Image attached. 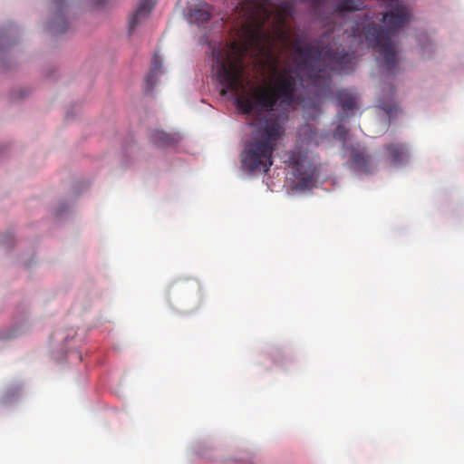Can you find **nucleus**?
I'll list each match as a JSON object with an SVG mask.
<instances>
[{
  "label": "nucleus",
  "mask_w": 464,
  "mask_h": 464,
  "mask_svg": "<svg viewBox=\"0 0 464 464\" xmlns=\"http://www.w3.org/2000/svg\"><path fill=\"white\" fill-rule=\"evenodd\" d=\"M55 18L50 26V30L53 34H63L67 30L66 22L64 20V8L66 6L64 0H54L53 1Z\"/></svg>",
  "instance_id": "9"
},
{
  "label": "nucleus",
  "mask_w": 464,
  "mask_h": 464,
  "mask_svg": "<svg viewBox=\"0 0 464 464\" xmlns=\"http://www.w3.org/2000/svg\"><path fill=\"white\" fill-rule=\"evenodd\" d=\"M236 10L240 19L238 38L221 50H212L221 94L233 92L245 114L301 105L306 120L318 119L321 96L304 98L298 93L303 85L300 72H305L314 85L327 83V70L343 72L350 68L349 53L340 46L321 48L319 42L302 45L296 39L293 49L299 58L297 66L280 68L275 46L277 40L288 37L287 18L295 11V2L275 5L271 0H241Z\"/></svg>",
  "instance_id": "1"
},
{
  "label": "nucleus",
  "mask_w": 464,
  "mask_h": 464,
  "mask_svg": "<svg viewBox=\"0 0 464 464\" xmlns=\"http://www.w3.org/2000/svg\"><path fill=\"white\" fill-rule=\"evenodd\" d=\"M155 5V0H140L137 10L130 16L129 30L133 31L140 21L147 17Z\"/></svg>",
  "instance_id": "7"
},
{
  "label": "nucleus",
  "mask_w": 464,
  "mask_h": 464,
  "mask_svg": "<svg viewBox=\"0 0 464 464\" xmlns=\"http://www.w3.org/2000/svg\"><path fill=\"white\" fill-rule=\"evenodd\" d=\"M157 75L158 73L156 72H152L151 71L148 73V75L146 76V84H147V89L148 91H151L154 87V85L156 84V78H157Z\"/></svg>",
  "instance_id": "16"
},
{
  "label": "nucleus",
  "mask_w": 464,
  "mask_h": 464,
  "mask_svg": "<svg viewBox=\"0 0 464 464\" xmlns=\"http://www.w3.org/2000/svg\"><path fill=\"white\" fill-rule=\"evenodd\" d=\"M212 15V6L207 3L199 4L188 14V20L191 24L198 25L209 21Z\"/></svg>",
  "instance_id": "8"
},
{
  "label": "nucleus",
  "mask_w": 464,
  "mask_h": 464,
  "mask_svg": "<svg viewBox=\"0 0 464 464\" xmlns=\"http://www.w3.org/2000/svg\"><path fill=\"white\" fill-rule=\"evenodd\" d=\"M150 140L159 147H166L177 143L179 137L176 134H169L161 130H154L150 135Z\"/></svg>",
  "instance_id": "11"
},
{
  "label": "nucleus",
  "mask_w": 464,
  "mask_h": 464,
  "mask_svg": "<svg viewBox=\"0 0 464 464\" xmlns=\"http://www.w3.org/2000/svg\"><path fill=\"white\" fill-rule=\"evenodd\" d=\"M347 134L348 130L344 126L339 124L334 131V138L344 141Z\"/></svg>",
  "instance_id": "14"
},
{
  "label": "nucleus",
  "mask_w": 464,
  "mask_h": 464,
  "mask_svg": "<svg viewBox=\"0 0 464 464\" xmlns=\"http://www.w3.org/2000/svg\"><path fill=\"white\" fill-rule=\"evenodd\" d=\"M390 97L385 100V99H380L378 101V107L380 109H382V111H384L388 116H392L395 112H397L398 111V106L397 104L394 102L393 99H392V96L394 94V90L393 88H391L390 90Z\"/></svg>",
  "instance_id": "13"
},
{
  "label": "nucleus",
  "mask_w": 464,
  "mask_h": 464,
  "mask_svg": "<svg viewBox=\"0 0 464 464\" xmlns=\"http://www.w3.org/2000/svg\"><path fill=\"white\" fill-rule=\"evenodd\" d=\"M284 131L277 119H265L256 127L241 153V168L247 173H267L273 165V153Z\"/></svg>",
  "instance_id": "2"
},
{
  "label": "nucleus",
  "mask_w": 464,
  "mask_h": 464,
  "mask_svg": "<svg viewBox=\"0 0 464 464\" xmlns=\"http://www.w3.org/2000/svg\"><path fill=\"white\" fill-rule=\"evenodd\" d=\"M411 18L409 10L401 5H396L382 15L384 26L375 23L368 24L364 29L366 41L377 50L382 57V66L394 73L399 63V50L392 38L397 34Z\"/></svg>",
  "instance_id": "3"
},
{
  "label": "nucleus",
  "mask_w": 464,
  "mask_h": 464,
  "mask_svg": "<svg viewBox=\"0 0 464 464\" xmlns=\"http://www.w3.org/2000/svg\"><path fill=\"white\" fill-rule=\"evenodd\" d=\"M348 164L354 171L362 174H371L373 170L372 157L365 148L352 146Z\"/></svg>",
  "instance_id": "5"
},
{
  "label": "nucleus",
  "mask_w": 464,
  "mask_h": 464,
  "mask_svg": "<svg viewBox=\"0 0 464 464\" xmlns=\"http://www.w3.org/2000/svg\"><path fill=\"white\" fill-rule=\"evenodd\" d=\"M162 66L161 59L159 55L155 54L151 60L150 71L159 73Z\"/></svg>",
  "instance_id": "15"
},
{
  "label": "nucleus",
  "mask_w": 464,
  "mask_h": 464,
  "mask_svg": "<svg viewBox=\"0 0 464 464\" xmlns=\"http://www.w3.org/2000/svg\"><path fill=\"white\" fill-rule=\"evenodd\" d=\"M384 150L387 159L394 164L403 162L408 157L407 150L401 143H389L385 145Z\"/></svg>",
  "instance_id": "10"
},
{
  "label": "nucleus",
  "mask_w": 464,
  "mask_h": 464,
  "mask_svg": "<svg viewBox=\"0 0 464 464\" xmlns=\"http://www.w3.org/2000/svg\"><path fill=\"white\" fill-rule=\"evenodd\" d=\"M299 134L304 138V140L314 145H318L320 139L322 138L311 124H305L302 126L299 130Z\"/></svg>",
  "instance_id": "12"
},
{
  "label": "nucleus",
  "mask_w": 464,
  "mask_h": 464,
  "mask_svg": "<svg viewBox=\"0 0 464 464\" xmlns=\"http://www.w3.org/2000/svg\"><path fill=\"white\" fill-rule=\"evenodd\" d=\"M286 162L296 179L295 188L300 190L310 189L315 180L316 167L309 159L308 152L295 150L291 152Z\"/></svg>",
  "instance_id": "4"
},
{
  "label": "nucleus",
  "mask_w": 464,
  "mask_h": 464,
  "mask_svg": "<svg viewBox=\"0 0 464 464\" xmlns=\"http://www.w3.org/2000/svg\"><path fill=\"white\" fill-rule=\"evenodd\" d=\"M336 99L343 110L338 115L340 121H345L354 114L357 109V97L354 93L347 90H341L336 93Z\"/></svg>",
  "instance_id": "6"
}]
</instances>
